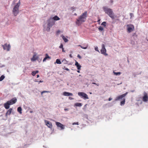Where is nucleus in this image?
<instances>
[{
  "mask_svg": "<svg viewBox=\"0 0 148 148\" xmlns=\"http://www.w3.org/2000/svg\"><path fill=\"white\" fill-rule=\"evenodd\" d=\"M87 16V11H85L84 12L80 15L77 19L76 23L78 26L80 25L83 23L86 20V17Z\"/></svg>",
  "mask_w": 148,
  "mask_h": 148,
  "instance_id": "obj_1",
  "label": "nucleus"
},
{
  "mask_svg": "<svg viewBox=\"0 0 148 148\" xmlns=\"http://www.w3.org/2000/svg\"><path fill=\"white\" fill-rule=\"evenodd\" d=\"M16 99L15 97L14 98L5 103L4 104V106L6 109H8L9 108L10 105L14 104L16 102Z\"/></svg>",
  "mask_w": 148,
  "mask_h": 148,
  "instance_id": "obj_2",
  "label": "nucleus"
},
{
  "mask_svg": "<svg viewBox=\"0 0 148 148\" xmlns=\"http://www.w3.org/2000/svg\"><path fill=\"white\" fill-rule=\"evenodd\" d=\"M103 8L106 13L112 18H114V14L112 9L108 8L107 7H104Z\"/></svg>",
  "mask_w": 148,
  "mask_h": 148,
  "instance_id": "obj_3",
  "label": "nucleus"
},
{
  "mask_svg": "<svg viewBox=\"0 0 148 148\" xmlns=\"http://www.w3.org/2000/svg\"><path fill=\"white\" fill-rule=\"evenodd\" d=\"M20 5V0L13 8L12 13L15 16H16L19 13V8Z\"/></svg>",
  "mask_w": 148,
  "mask_h": 148,
  "instance_id": "obj_4",
  "label": "nucleus"
},
{
  "mask_svg": "<svg viewBox=\"0 0 148 148\" xmlns=\"http://www.w3.org/2000/svg\"><path fill=\"white\" fill-rule=\"evenodd\" d=\"M78 94L79 96L84 99H89L88 95L84 92H78Z\"/></svg>",
  "mask_w": 148,
  "mask_h": 148,
  "instance_id": "obj_5",
  "label": "nucleus"
},
{
  "mask_svg": "<svg viewBox=\"0 0 148 148\" xmlns=\"http://www.w3.org/2000/svg\"><path fill=\"white\" fill-rule=\"evenodd\" d=\"M47 26L49 27H51L55 24V22L53 20L52 18H51L47 21Z\"/></svg>",
  "mask_w": 148,
  "mask_h": 148,
  "instance_id": "obj_6",
  "label": "nucleus"
},
{
  "mask_svg": "<svg viewBox=\"0 0 148 148\" xmlns=\"http://www.w3.org/2000/svg\"><path fill=\"white\" fill-rule=\"evenodd\" d=\"M101 54H103L105 56H107L108 55L106 53V50L105 48V45L103 44L102 45V48L101 50Z\"/></svg>",
  "mask_w": 148,
  "mask_h": 148,
  "instance_id": "obj_7",
  "label": "nucleus"
},
{
  "mask_svg": "<svg viewBox=\"0 0 148 148\" xmlns=\"http://www.w3.org/2000/svg\"><path fill=\"white\" fill-rule=\"evenodd\" d=\"M127 31L128 32L130 33L134 29V26L132 25H127Z\"/></svg>",
  "mask_w": 148,
  "mask_h": 148,
  "instance_id": "obj_8",
  "label": "nucleus"
},
{
  "mask_svg": "<svg viewBox=\"0 0 148 148\" xmlns=\"http://www.w3.org/2000/svg\"><path fill=\"white\" fill-rule=\"evenodd\" d=\"M144 96L143 97L142 100L144 102H147L148 101V95L147 93L144 92L143 93Z\"/></svg>",
  "mask_w": 148,
  "mask_h": 148,
  "instance_id": "obj_9",
  "label": "nucleus"
},
{
  "mask_svg": "<svg viewBox=\"0 0 148 148\" xmlns=\"http://www.w3.org/2000/svg\"><path fill=\"white\" fill-rule=\"evenodd\" d=\"M2 46L4 50H7L9 51L10 48V46L9 44H5L4 45H2Z\"/></svg>",
  "mask_w": 148,
  "mask_h": 148,
  "instance_id": "obj_10",
  "label": "nucleus"
},
{
  "mask_svg": "<svg viewBox=\"0 0 148 148\" xmlns=\"http://www.w3.org/2000/svg\"><path fill=\"white\" fill-rule=\"evenodd\" d=\"M127 93L128 92H127L125 93H124L122 95L119 96L116 98L115 99V101H117L119 100L120 99L122 98H123L127 94Z\"/></svg>",
  "mask_w": 148,
  "mask_h": 148,
  "instance_id": "obj_11",
  "label": "nucleus"
},
{
  "mask_svg": "<svg viewBox=\"0 0 148 148\" xmlns=\"http://www.w3.org/2000/svg\"><path fill=\"white\" fill-rule=\"evenodd\" d=\"M45 122L46 125H47L48 127L50 128H52V125L51 122L46 120H45Z\"/></svg>",
  "mask_w": 148,
  "mask_h": 148,
  "instance_id": "obj_12",
  "label": "nucleus"
},
{
  "mask_svg": "<svg viewBox=\"0 0 148 148\" xmlns=\"http://www.w3.org/2000/svg\"><path fill=\"white\" fill-rule=\"evenodd\" d=\"M56 124L58 127L60 128L62 130L64 129V126L60 123L56 122Z\"/></svg>",
  "mask_w": 148,
  "mask_h": 148,
  "instance_id": "obj_13",
  "label": "nucleus"
},
{
  "mask_svg": "<svg viewBox=\"0 0 148 148\" xmlns=\"http://www.w3.org/2000/svg\"><path fill=\"white\" fill-rule=\"evenodd\" d=\"M63 95L65 96H70L73 95V94L72 93L66 92H64L63 93Z\"/></svg>",
  "mask_w": 148,
  "mask_h": 148,
  "instance_id": "obj_14",
  "label": "nucleus"
},
{
  "mask_svg": "<svg viewBox=\"0 0 148 148\" xmlns=\"http://www.w3.org/2000/svg\"><path fill=\"white\" fill-rule=\"evenodd\" d=\"M75 65L76 66L78 70H80L81 66L79 64L78 62H77V61H76Z\"/></svg>",
  "mask_w": 148,
  "mask_h": 148,
  "instance_id": "obj_15",
  "label": "nucleus"
},
{
  "mask_svg": "<svg viewBox=\"0 0 148 148\" xmlns=\"http://www.w3.org/2000/svg\"><path fill=\"white\" fill-rule=\"evenodd\" d=\"M12 110V108H10L6 112V116L10 115L11 114Z\"/></svg>",
  "mask_w": 148,
  "mask_h": 148,
  "instance_id": "obj_16",
  "label": "nucleus"
},
{
  "mask_svg": "<svg viewBox=\"0 0 148 148\" xmlns=\"http://www.w3.org/2000/svg\"><path fill=\"white\" fill-rule=\"evenodd\" d=\"M46 56L44 58V59L43 60V62H44L46 61V60L47 59H50V57L48 56V54H45Z\"/></svg>",
  "mask_w": 148,
  "mask_h": 148,
  "instance_id": "obj_17",
  "label": "nucleus"
},
{
  "mask_svg": "<svg viewBox=\"0 0 148 148\" xmlns=\"http://www.w3.org/2000/svg\"><path fill=\"white\" fill-rule=\"evenodd\" d=\"M53 20L58 21L60 20V18L57 16H55L52 18Z\"/></svg>",
  "mask_w": 148,
  "mask_h": 148,
  "instance_id": "obj_18",
  "label": "nucleus"
},
{
  "mask_svg": "<svg viewBox=\"0 0 148 148\" xmlns=\"http://www.w3.org/2000/svg\"><path fill=\"white\" fill-rule=\"evenodd\" d=\"M61 36L65 42H66L68 41V40L64 36L62 35Z\"/></svg>",
  "mask_w": 148,
  "mask_h": 148,
  "instance_id": "obj_19",
  "label": "nucleus"
},
{
  "mask_svg": "<svg viewBox=\"0 0 148 148\" xmlns=\"http://www.w3.org/2000/svg\"><path fill=\"white\" fill-rule=\"evenodd\" d=\"M37 59V58L36 57V56L34 55L32 58L31 59V60L32 61H34L36 60Z\"/></svg>",
  "mask_w": 148,
  "mask_h": 148,
  "instance_id": "obj_20",
  "label": "nucleus"
},
{
  "mask_svg": "<svg viewBox=\"0 0 148 148\" xmlns=\"http://www.w3.org/2000/svg\"><path fill=\"white\" fill-rule=\"evenodd\" d=\"M22 109L21 107H20L18 108L17 111L20 114H21L22 113Z\"/></svg>",
  "mask_w": 148,
  "mask_h": 148,
  "instance_id": "obj_21",
  "label": "nucleus"
},
{
  "mask_svg": "<svg viewBox=\"0 0 148 148\" xmlns=\"http://www.w3.org/2000/svg\"><path fill=\"white\" fill-rule=\"evenodd\" d=\"M39 72V71H34L32 72V75L33 76H34L36 74L38 73Z\"/></svg>",
  "mask_w": 148,
  "mask_h": 148,
  "instance_id": "obj_22",
  "label": "nucleus"
},
{
  "mask_svg": "<svg viewBox=\"0 0 148 148\" xmlns=\"http://www.w3.org/2000/svg\"><path fill=\"white\" fill-rule=\"evenodd\" d=\"M78 46H79V47H81L82 49H87V48L88 45H86V46L85 47H83V46H81V45H79Z\"/></svg>",
  "mask_w": 148,
  "mask_h": 148,
  "instance_id": "obj_23",
  "label": "nucleus"
},
{
  "mask_svg": "<svg viewBox=\"0 0 148 148\" xmlns=\"http://www.w3.org/2000/svg\"><path fill=\"white\" fill-rule=\"evenodd\" d=\"M59 48H61L62 49V51L63 52H65V51L64 50V49L63 47V44H61V45H60V46H59Z\"/></svg>",
  "mask_w": 148,
  "mask_h": 148,
  "instance_id": "obj_24",
  "label": "nucleus"
},
{
  "mask_svg": "<svg viewBox=\"0 0 148 148\" xmlns=\"http://www.w3.org/2000/svg\"><path fill=\"white\" fill-rule=\"evenodd\" d=\"M75 105L76 106L81 107L82 106V104L81 103H76L75 104Z\"/></svg>",
  "mask_w": 148,
  "mask_h": 148,
  "instance_id": "obj_25",
  "label": "nucleus"
},
{
  "mask_svg": "<svg viewBox=\"0 0 148 148\" xmlns=\"http://www.w3.org/2000/svg\"><path fill=\"white\" fill-rule=\"evenodd\" d=\"M56 63L58 64H61V62L59 59H57L56 60Z\"/></svg>",
  "mask_w": 148,
  "mask_h": 148,
  "instance_id": "obj_26",
  "label": "nucleus"
},
{
  "mask_svg": "<svg viewBox=\"0 0 148 148\" xmlns=\"http://www.w3.org/2000/svg\"><path fill=\"white\" fill-rule=\"evenodd\" d=\"M125 102V99H124L121 102L120 104L121 106L124 104Z\"/></svg>",
  "mask_w": 148,
  "mask_h": 148,
  "instance_id": "obj_27",
  "label": "nucleus"
},
{
  "mask_svg": "<svg viewBox=\"0 0 148 148\" xmlns=\"http://www.w3.org/2000/svg\"><path fill=\"white\" fill-rule=\"evenodd\" d=\"M5 78V76L3 75H1L0 77V81H2Z\"/></svg>",
  "mask_w": 148,
  "mask_h": 148,
  "instance_id": "obj_28",
  "label": "nucleus"
},
{
  "mask_svg": "<svg viewBox=\"0 0 148 148\" xmlns=\"http://www.w3.org/2000/svg\"><path fill=\"white\" fill-rule=\"evenodd\" d=\"M106 22H103L101 24V25L103 26H104V27H105L106 25Z\"/></svg>",
  "mask_w": 148,
  "mask_h": 148,
  "instance_id": "obj_29",
  "label": "nucleus"
},
{
  "mask_svg": "<svg viewBox=\"0 0 148 148\" xmlns=\"http://www.w3.org/2000/svg\"><path fill=\"white\" fill-rule=\"evenodd\" d=\"M133 37L134 38H137V35L136 34V33H134L133 34Z\"/></svg>",
  "mask_w": 148,
  "mask_h": 148,
  "instance_id": "obj_30",
  "label": "nucleus"
},
{
  "mask_svg": "<svg viewBox=\"0 0 148 148\" xmlns=\"http://www.w3.org/2000/svg\"><path fill=\"white\" fill-rule=\"evenodd\" d=\"M99 30L100 31H102L103 30V28L101 26H100L98 28Z\"/></svg>",
  "mask_w": 148,
  "mask_h": 148,
  "instance_id": "obj_31",
  "label": "nucleus"
},
{
  "mask_svg": "<svg viewBox=\"0 0 148 148\" xmlns=\"http://www.w3.org/2000/svg\"><path fill=\"white\" fill-rule=\"evenodd\" d=\"M50 27H51L48 26L47 28H46V30L47 31H49L50 29Z\"/></svg>",
  "mask_w": 148,
  "mask_h": 148,
  "instance_id": "obj_32",
  "label": "nucleus"
},
{
  "mask_svg": "<svg viewBox=\"0 0 148 148\" xmlns=\"http://www.w3.org/2000/svg\"><path fill=\"white\" fill-rule=\"evenodd\" d=\"M114 74L116 75H120L121 74V73L120 72H114Z\"/></svg>",
  "mask_w": 148,
  "mask_h": 148,
  "instance_id": "obj_33",
  "label": "nucleus"
},
{
  "mask_svg": "<svg viewBox=\"0 0 148 148\" xmlns=\"http://www.w3.org/2000/svg\"><path fill=\"white\" fill-rule=\"evenodd\" d=\"M49 92V91H43L42 92H41V94H42L43 93H45V92Z\"/></svg>",
  "mask_w": 148,
  "mask_h": 148,
  "instance_id": "obj_34",
  "label": "nucleus"
},
{
  "mask_svg": "<svg viewBox=\"0 0 148 148\" xmlns=\"http://www.w3.org/2000/svg\"><path fill=\"white\" fill-rule=\"evenodd\" d=\"M95 51L99 52V51L98 50V47H95Z\"/></svg>",
  "mask_w": 148,
  "mask_h": 148,
  "instance_id": "obj_35",
  "label": "nucleus"
},
{
  "mask_svg": "<svg viewBox=\"0 0 148 148\" xmlns=\"http://www.w3.org/2000/svg\"><path fill=\"white\" fill-rule=\"evenodd\" d=\"M72 124H73V125H79V123H78V122H74V123H73Z\"/></svg>",
  "mask_w": 148,
  "mask_h": 148,
  "instance_id": "obj_36",
  "label": "nucleus"
},
{
  "mask_svg": "<svg viewBox=\"0 0 148 148\" xmlns=\"http://www.w3.org/2000/svg\"><path fill=\"white\" fill-rule=\"evenodd\" d=\"M77 57L78 58H79V59H81L82 58L81 57L79 54L78 55Z\"/></svg>",
  "mask_w": 148,
  "mask_h": 148,
  "instance_id": "obj_37",
  "label": "nucleus"
},
{
  "mask_svg": "<svg viewBox=\"0 0 148 148\" xmlns=\"http://www.w3.org/2000/svg\"><path fill=\"white\" fill-rule=\"evenodd\" d=\"M87 104H86L84 106V108H83V110H85L86 108V106H87Z\"/></svg>",
  "mask_w": 148,
  "mask_h": 148,
  "instance_id": "obj_38",
  "label": "nucleus"
},
{
  "mask_svg": "<svg viewBox=\"0 0 148 148\" xmlns=\"http://www.w3.org/2000/svg\"><path fill=\"white\" fill-rule=\"evenodd\" d=\"M60 31L59 30L57 31L56 32L57 34H59L60 33Z\"/></svg>",
  "mask_w": 148,
  "mask_h": 148,
  "instance_id": "obj_39",
  "label": "nucleus"
},
{
  "mask_svg": "<svg viewBox=\"0 0 148 148\" xmlns=\"http://www.w3.org/2000/svg\"><path fill=\"white\" fill-rule=\"evenodd\" d=\"M112 100V98H109V99H108V101H110L111 100Z\"/></svg>",
  "mask_w": 148,
  "mask_h": 148,
  "instance_id": "obj_40",
  "label": "nucleus"
},
{
  "mask_svg": "<svg viewBox=\"0 0 148 148\" xmlns=\"http://www.w3.org/2000/svg\"><path fill=\"white\" fill-rule=\"evenodd\" d=\"M65 69L67 71H69V69L68 68H66Z\"/></svg>",
  "mask_w": 148,
  "mask_h": 148,
  "instance_id": "obj_41",
  "label": "nucleus"
},
{
  "mask_svg": "<svg viewBox=\"0 0 148 148\" xmlns=\"http://www.w3.org/2000/svg\"><path fill=\"white\" fill-rule=\"evenodd\" d=\"M69 99H70L71 100V99H73V98H72L71 97H69Z\"/></svg>",
  "mask_w": 148,
  "mask_h": 148,
  "instance_id": "obj_42",
  "label": "nucleus"
},
{
  "mask_svg": "<svg viewBox=\"0 0 148 148\" xmlns=\"http://www.w3.org/2000/svg\"><path fill=\"white\" fill-rule=\"evenodd\" d=\"M64 110L65 111L68 110V108H65Z\"/></svg>",
  "mask_w": 148,
  "mask_h": 148,
  "instance_id": "obj_43",
  "label": "nucleus"
},
{
  "mask_svg": "<svg viewBox=\"0 0 148 148\" xmlns=\"http://www.w3.org/2000/svg\"><path fill=\"white\" fill-rule=\"evenodd\" d=\"M43 82V81H42V80H40L39 81V83L40 82Z\"/></svg>",
  "mask_w": 148,
  "mask_h": 148,
  "instance_id": "obj_44",
  "label": "nucleus"
},
{
  "mask_svg": "<svg viewBox=\"0 0 148 148\" xmlns=\"http://www.w3.org/2000/svg\"><path fill=\"white\" fill-rule=\"evenodd\" d=\"M130 16H131V17H132V16L133 15V14L132 13H130Z\"/></svg>",
  "mask_w": 148,
  "mask_h": 148,
  "instance_id": "obj_45",
  "label": "nucleus"
},
{
  "mask_svg": "<svg viewBox=\"0 0 148 148\" xmlns=\"http://www.w3.org/2000/svg\"><path fill=\"white\" fill-rule=\"evenodd\" d=\"M35 81L36 82H39V81H38L37 80V79H35Z\"/></svg>",
  "mask_w": 148,
  "mask_h": 148,
  "instance_id": "obj_46",
  "label": "nucleus"
},
{
  "mask_svg": "<svg viewBox=\"0 0 148 148\" xmlns=\"http://www.w3.org/2000/svg\"><path fill=\"white\" fill-rule=\"evenodd\" d=\"M39 77V75H37V78H38V77Z\"/></svg>",
  "mask_w": 148,
  "mask_h": 148,
  "instance_id": "obj_47",
  "label": "nucleus"
},
{
  "mask_svg": "<svg viewBox=\"0 0 148 148\" xmlns=\"http://www.w3.org/2000/svg\"><path fill=\"white\" fill-rule=\"evenodd\" d=\"M77 72L78 73H80V71H79V70H78V71H77Z\"/></svg>",
  "mask_w": 148,
  "mask_h": 148,
  "instance_id": "obj_48",
  "label": "nucleus"
},
{
  "mask_svg": "<svg viewBox=\"0 0 148 148\" xmlns=\"http://www.w3.org/2000/svg\"><path fill=\"white\" fill-rule=\"evenodd\" d=\"M71 9H72V10H73V9H74V8L73 7H72L71 8Z\"/></svg>",
  "mask_w": 148,
  "mask_h": 148,
  "instance_id": "obj_49",
  "label": "nucleus"
},
{
  "mask_svg": "<svg viewBox=\"0 0 148 148\" xmlns=\"http://www.w3.org/2000/svg\"><path fill=\"white\" fill-rule=\"evenodd\" d=\"M92 84H97L95 83H92Z\"/></svg>",
  "mask_w": 148,
  "mask_h": 148,
  "instance_id": "obj_50",
  "label": "nucleus"
},
{
  "mask_svg": "<svg viewBox=\"0 0 148 148\" xmlns=\"http://www.w3.org/2000/svg\"><path fill=\"white\" fill-rule=\"evenodd\" d=\"M74 14L75 15H77V14L76 13H75Z\"/></svg>",
  "mask_w": 148,
  "mask_h": 148,
  "instance_id": "obj_51",
  "label": "nucleus"
},
{
  "mask_svg": "<svg viewBox=\"0 0 148 148\" xmlns=\"http://www.w3.org/2000/svg\"><path fill=\"white\" fill-rule=\"evenodd\" d=\"M96 85H97L98 86H99V84H96Z\"/></svg>",
  "mask_w": 148,
  "mask_h": 148,
  "instance_id": "obj_52",
  "label": "nucleus"
},
{
  "mask_svg": "<svg viewBox=\"0 0 148 148\" xmlns=\"http://www.w3.org/2000/svg\"><path fill=\"white\" fill-rule=\"evenodd\" d=\"M100 21V19H99V20H98V21Z\"/></svg>",
  "mask_w": 148,
  "mask_h": 148,
  "instance_id": "obj_53",
  "label": "nucleus"
},
{
  "mask_svg": "<svg viewBox=\"0 0 148 148\" xmlns=\"http://www.w3.org/2000/svg\"><path fill=\"white\" fill-rule=\"evenodd\" d=\"M30 113H32V111H30Z\"/></svg>",
  "mask_w": 148,
  "mask_h": 148,
  "instance_id": "obj_54",
  "label": "nucleus"
},
{
  "mask_svg": "<svg viewBox=\"0 0 148 148\" xmlns=\"http://www.w3.org/2000/svg\"><path fill=\"white\" fill-rule=\"evenodd\" d=\"M134 91H132V92H133Z\"/></svg>",
  "mask_w": 148,
  "mask_h": 148,
  "instance_id": "obj_55",
  "label": "nucleus"
}]
</instances>
